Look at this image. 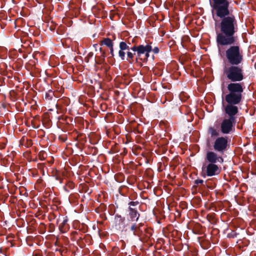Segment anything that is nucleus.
I'll list each match as a JSON object with an SVG mask.
<instances>
[{
	"label": "nucleus",
	"mask_w": 256,
	"mask_h": 256,
	"mask_svg": "<svg viewBox=\"0 0 256 256\" xmlns=\"http://www.w3.org/2000/svg\"><path fill=\"white\" fill-rule=\"evenodd\" d=\"M216 14L221 18L220 24V32L217 34L216 37V42L220 53V46L234 44L236 42L238 38L235 36V34L238 30V23L235 16L230 14L228 8L224 11L216 12Z\"/></svg>",
	"instance_id": "f257e3e1"
},
{
	"label": "nucleus",
	"mask_w": 256,
	"mask_h": 256,
	"mask_svg": "<svg viewBox=\"0 0 256 256\" xmlns=\"http://www.w3.org/2000/svg\"><path fill=\"white\" fill-rule=\"evenodd\" d=\"M243 86V83H230L227 86L228 94L226 95L225 100L228 104L224 108V112L228 118L236 120L235 116L238 112L236 105L242 101Z\"/></svg>",
	"instance_id": "f03ea898"
},
{
	"label": "nucleus",
	"mask_w": 256,
	"mask_h": 256,
	"mask_svg": "<svg viewBox=\"0 0 256 256\" xmlns=\"http://www.w3.org/2000/svg\"><path fill=\"white\" fill-rule=\"evenodd\" d=\"M206 160L208 162V164L205 168L203 166L202 170L203 172L205 170V174L208 176H216L220 174L222 168L216 164L224 162V158L222 156L214 152L208 151L206 154Z\"/></svg>",
	"instance_id": "7ed1b4c3"
},
{
	"label": "nucleus",
	"mask_w": 256,
	"mask_h": 256,
	"mask_svg": "<svg viewBox=\"0 0 256 256\" xmlns=\"http://www.w3.org/2000/svg\"><path fill=\"white\" fill-rule=\"evenodd\" d=\"M229 46L223 52L226 62L230 64H240L244 61L242 50L238 45H226Z\"/></svg>",
	"instance_id": "20e7f679"
},
{
	"label": "nucleus",
	"mask_w": 256,
	"mask_h": 256,
	"mask_svg": "<svg viewBox=\"0 0 256 256\" xmlns=\"http://www.w3.org/2000/svg\"><path fill=\"white\" fill-rule=\"evenodd\" d=\"M240 64H230L224 69V74L231 82L237 83L242 80L244 78V70Z\"/></svg>",
	"instance_id": "39448f33"
},
{
	"label": "nucleus",
	"mask_w": 256,
	"mask_h": 256,
	"mask_svg": "<svg viewBox=\"0 0 256 256\" xmlns=\"http://www.w3.org/2000/svg\"><path fill=\"white\" fill-rule=\"evenodd\" d=\"M120 50L118 54V56L122 60H126V50H132L136 54L138 58L140 56V52H143L144 45L140 44L139 46H134L132 47H130L129 45L125 42H120L119 44Z\"/></svg>",
	"instance_id": "423d86ee"
},
{
	"label": "nucleus",
	"mask_w": 256,
	"mask_h": 256,
	"mask_svg": "<svg viewBox=\"0 0 256 256\" xmlns=\"http://www.w3.org/2000/svg\"><path fill=\"white\" fill-rule=\"evenodd\" d=\"M229 147L227 136H219L214 140L213 144L214 150L220 154H224Z\"/></svg>",
	"instance_id": "0eeeda50"
},
{
	"label": "nucleus",
	"mask_w": 256,
	"mask_h": 256,
	"mask_svg": "<svg viewBox=\"0 0 256 256\" xmlns=\"http://www.w3.org/2000/svg\"><path fill=\"white\" fill-rule=\"evenodd\" d=\"M236 120L230 118H224L220 124V131L223 134H228L234 130Z\"/></svg>",
	"instance_id": "6e6552de"
},
{
	"label": "nucleus",
	"mask_w": 256,
	"mask_h": 256,
	"mask_svg": "<svg viewBox=\"0 0 256 256\" xmlns=\"http://www.w3.org/2000/svg\"><path fill=\"white\" fill-rule=\"evenodd\" d=\"M213 2L211 6L215 12L224 11L229 8L230 2L228 0H212Z\"/></svg>",
	"instance_id": "1a4fd4ad"
},
{
	"label": "nucleus",
	"mask_w": 256,
	"mask_h": 256,
	"mask_svg": "<svg viewBox=\"0 0 256 256\" xmlns=\"http://www.w3.org/2000/svg\"><path fill=\"white\" fill-rule=\"evenodd\" d=\"M128 216L130 218V221L137 222L140 218V214L136 208L128 207L127 210Z\"/></svg>",
	"instance_id": "9d476101"
},
{
	"label": "nucleus",
	"mask_w": 256,
	"mask_h": 256,
	"mask_svg": "<svg viewBox=\"0 0 256 256\" xmlns=\"http://www.w3.org/2000/svg\"><path fill=\"white\" fill-rule=\"evenodd\" d=\"M129 228L130 230L132 232L134 236L138 237L139 240H141L143 230H140L139 228L137 227V224L136 222L132 223L130 225Z\"/></svg>",
	"instance_id": "9b49d317"
},
{
	"label": "nucleus",
	"mask_w": 256,
	"mask_h": 256,
	"mask_svg": "<svg viewBox=\"0 0 256 256\" xmlns=\"http://www.w3.org/2000/svg\"><path fill=\"white\" fill-rule=\"evenodd\" d=\"M100 46H106L108 48L114 46V42H112L111 38H104L100 42Z\"/></svg>",
	"instance_id": "f8f14e48"
},
{
	"label": "nucleus",
	"mask_w": 256,
	"mask_h": 256,
	"mask_svg": "<svg viewBox=\"0 0 256 256\" xmlns=\"http://www.w3.org/2000/svg\"><path fill=\"white\" fill-rule=\"evenodd\" d=\"M152 42L149 44H147L146 46L144 45L143 52H140V56L142 54H145V56L146 59L150 57V52L152 50V46H151Z\"/></svg>",
	"instance_id": "ddd939ff"
},
{
	"label": "nucleus",
	"mask_w": 256,
	"mask_h": 256,
	"mask_svg": "<svg viewBox=\"0 0 256 256\" xmlns=\"http://www.w3.org/2000/svg\"><path fill=\"white\" fill-rule=\"evenodd\" d=\"M194 185L192 187V190L195 191V194L196 193L197 190H200V187L199 186L200 184L202 186H204V181L202 180H194Z\"/></svg>",
	"instance_id": "4468645a"
},
{
	"label": "nucleus",
	"mask_w": 256,
	"mask_h": 256,
	"mask_svg": "<svg viewBox=\"0 0 256 256\" xmlns=\"http://www.w3.org/2000/svg\"><path fill=\"white\" fill-rule=\"evenodd\" d=\"M58 228L62 232H66L69 229V226L68 224V220L65 219L62 224L59 225Z\"/></svg>",
	"instance_id": "2eb2a0df"
},
{
	"label": "nucleus",
	"mask_w": 256,
	"mask_h": 256,
	"mask_svg": "<svg viewBox=\"0 0 256 256\" xmlns=\"http://www.w3.org/2000/svg\"><path fill=\"white\" fill-rule=\"evenodd\" d=\"M208 132L211 137L218 136H219L218 130L214 127L210 126L208 128Z\"/></svg>",
	"instance_id": "dca6fc26"
},
{
	"label": "nucleus",
	"mask_w": 256,
	"mask_h": 256,
	"mask_svg": "<svg viewBox=\"0 0 256 256\" xmlns=\"http://www.w3.org/2000/svg\"><path fill=\"white\" fill-rule=\"evenodd\" d=\"M60 120H61L63 122H65L66 124H68L70 128H71L72 126L70 124V122H72L73 119L72 118L68 116H62L59 118Z\"/></svg>",
	"instance_id": "f3484780"
},
{
	"label": "nucleus",
	"mask_w": 256,
	"mask_h": 256,
	"mask_svg": "<svg viewBox=\"0 0 256 256\" xmlns=\"http://www.w3.org/2000/svg\"><path fill=\"white\" fill-rule=\"evenodd\" d=\"M126 54L127 57L126 60L129 62L130 63H132L133 62V59L134 58V55H136V54L135 52L132 53L130 52V50H126Z\"/></svg>",
	"instance_id": "a211bd4d"
},
{
	"label": "nucleus",
	"mask_w": 256,
	"mask_h": 256,
	"mask_svg": "<svg viewBox=\"0 0 256 256\" xmlns=\"http://www.w3.org/2000/svg\"><path fill=\"white\" fill-rule=\"evenodd\" d=\"M114 219L116 222H118L119 224L124 222L125 220L124 218L122 217L121 215L118 214H116L115 215Z\"/></svg>",
	"instance_id": "6ab92c4d"
},
{
	"label": "nucleus",
	"mask_w": 256,
	"mask_h": 256,
	"mask_svg": "<svg viewBox=\"0 0 256 256\" xmlns=\"http://www.w3.org/2000/svg\"><path fill=\"white\" fill-rule=\"evenodd\" d=\"M54 96V93L52 91H49L48 92H46L45 94V99L47 100H51Z\"/></svg>",
	"instance_id": "aec40b11"
},
{
	"label": "nucleus",
	"mask_w": 256,
	"mask_h": 256,
	"mask_svg": "<svg viewBox=\"0 0 256 256\" xmlns=\"http://www.w3.org/2000/svg\"><path fill=\"white\" fill-rule=\"evenodd\" d=\"M238 234L234 230H232L230 232L228 233L227 236L228 238H235L237 236Z\"/></svg>",
	"instance_id": "412c9836"
},
{
	"label": "nucleus",
	"mask_w": 256,
	"mask_h": 256,
	"mask_svg": "<svg viewBox=\"0 0 256 256\" xmlns=\"http://www.w3.org/2000/svg\"><path fill=\"white\" fill-rule=\"evenodd\" d=\"M138 204H139V202L138 201H136V202L132 201V202H130L128 204V205L129 206L128 207L134 208V206H137Z\"/></svg>",
	"instance_id": "4be33fe9"
},
{
	"label": "nucleus",
	"mask_w": 256,
	"mask_h": 256,
	"mask_svg": "<svg viewBox=\"0 0 256 256\" xmlns=\"http://www.w3.org/2000/svg\"><path fill=\"white\" fill-rule=\"evenodd\" d=\"M152 52L155 54H157L159 52L160 49L158 46H155L153 48H152Z\"/></svg>",
	"instance_id": "5701e85b"
},
{
	"label": "nucleus",
	"mask_w": 256,
	"mask_h": 256,
	"mask_svg": "<svg viewBox=\"0 0 256 256\" xmlns=\"http://www.w3.org/2000/svg\"><path fill=\"white\" fill-rule=\"evenodd\" d=\"M108 36H110L108 38H111L112 42H114L116 40V36L115 34H108Z\"/></svg>",
	"instance_id": "b1692460"
},
{
	"label": "nucleus",
	"mask_w": 256,
	"mask_h": 256,
	"mask_svg": "<svg viewBox=\"0 0 256 256\" xmlns=\"http://www.w3.org/2000/svg\"><path fill=\"white\" fill-rule=\"evenodd\" d=\"M110 49V53L112 57L114 56V46L108 48Z\"/></svg>",
	"instance_id": "393cba45"
},
{
	"label": "nucleus",
	"mask_w": 256,
	"mask_h": 256,
	"mask_svg": "<svg viewBox=\"0 0 256 256\" xmlns=\"http://www.w3.org/2000/svg\"><path fill=\"white\" fill-rule=\"evenodd\" d=\"M59 139L62 140V142H64L66 140V138L65 136H60Z\"/></svg>",
	"instance_id": "a878e982"
},
{
	"label": "nucleus",
	"mask_w": 256,
	"mask_h": 256,
	"mask_svg": "<svg viewBox=\"0 0 256 256\" xmlns=\"http://www.w3.org/2000/svg\"><path fill=\"white\" fill-rule=\"evenodd\" d=\"M144 226V224L142 222L137 224V227L139 228L140 230H142V227Z\"/></svg>",
	"instance_id": "bb28decb"
},
{
	"label": "nucleus",
	"mask_w": 256,
	"mask_h": 256,
	"mask_svg": "<svg viewBox=\"0 0 256 256\" xmlns=\"http://www.w3.org/2000/svg\"><path fill=\"white\" fill-rule=\"evenodd\" d=\"M49 227H50V229H51L50 232H53V230H54V224H50Z\"/></svg>",
	"instance_id": "cd10ccee"
},
{
	"label": "nucleus",
	"mask_w": 256,
	"mask_h": 256,
	"mask_svg": "<svg viewBox=\"0 0 256 256\" xmlns=\"http://www.w3.org/2000/svg\"><path fill=\"white\" fill-rule=\"evenodd\" d=\"M6 144H0V149L2 150L5 148Z\"/></svg>",
	"instance_id": "c85d7f7f"
},
{
	"label": "nucleus",
	"mask_w": 256,
	"mask_h": 256,
	"mask_svg": "<svg viewBox=\"0 0 256 256\" xmlns=\"http://www.w3.org/2000/svg\"><path fill=\"white\" fill-rule=\"evenodd\" d=\"M100 50L102 52V54L103 55L104 57L105 52L102 50V48H100Z\"/></svg>",
	"instance_id": "c756f323"
},
{
	"label": "nucleus",
	"mask_w": 256,
	"mask_h": 256,
	"mask_svg": "<svg viewBox=\"0 0 256 256\" xmlns=\"http://www.w3.org/2000/svg\"><path fill=\"white\" fill-rule=\"evenodd\" d=\"M74 186V184L72 183H71L70 184V186H69V187L70 188H72Z\"/></svg>",
	"instance_id": "7c9ffc66"
},
{
	"label": "nucleus",
	"mask_w": 256,
	"mask_h": 256,
	"mask_svg": "<svg viewBox=\"0 0 256 256\" xmlns=\"http://www.w3.org/2000/svg\"><path fill=\"white\" fill-rule=\"evenodd\" d=\"M92 54H92V52H90V53H89V54H88V56H92Z\"/></svg>",
	"instance_id": "2f4dec72"
},
{
	"label": "nucleus",
	"mask_w": 256,
	"mask_h": 256,
	"mask_svg": "<svg viewBox=\"0 0 256 256\" xmlns=\"http://www.w3.org/2000/svg\"><path fill=\"white\" fill-rule=\"evenodd\" d=\"M26 55L24 54L23 55V58H26Z\"/></svg>",
	"instance_id": "473e14b6"
}]
</instances>
